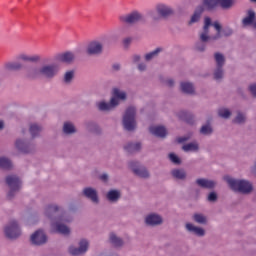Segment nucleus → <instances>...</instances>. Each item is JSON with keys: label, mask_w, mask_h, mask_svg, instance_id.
Returning a JSON list of instances; mask_svg holds the SVG:
<instances>
[{"label": "nucleus", "mask_w": 256, "mask_h": 256, "mask_svg": "<svg viewBox=\"0 0 256 256\" xmlns=\"http://www.w3.org/2000/svg\"><path fill=\"white\" fill-rule=\"evenodd\" d=\"M45 215L51 221L52 233H59L60 235H69L71 233V229L65 223H71L73 218L65 213L63 207L57 204H50L45 209Z\"/></svg>", "instance_id": "nucleus-1"}, {"label": "nucleus", "mask_w": 256, "mask_h": 256, "mask_svg": "<svg viewBox=\"0 0 256 256\" xmlns=\"http://www.w3.org/2000/svg\"><path fill=\"white\" fill-rule=\"evenodd\" d=\"M59 73V67L55 64H45L40 68L37 66H29L25 70V77L27 79H55Z\"/></svg>", "instance_id": "nucleus-2"}, {"label": "nucleus", "mask_w": 256, "mask_h": 256, "mask_svg": "<svg viewBox=\"0 0 256 256\" xmlns=\"http://www.w3.org/2000/svg\"><path fill=\"white\" fill-rule=\"evenodd\" d=\"M21 61H24V63H39V61H41V56L37 54L35 55H27L25 53L19 54L16 57V61L6 62L4 64V69H6V71H22V69H24V75H25V71L29 66L23 65Z\"/></svg>", "instance_id": "nucleus-3"}, {"label": "nucleus", "mask_w": 256, "mask_h": 256, "mask_svg": "<svg viewBox=\"0 0 256 256\" xmlns=\"http://www.w3.org/2000/svg\"><path fill=\"white\" fill-rule=\"evenodd\" d=\"M226 183H228L232 191H238V193H251L253 191V185L246 180H237L229 176L224 177Z\"/></svg>", "instance_id": "nucleus-4"}, {"label": "nucleus", "mask_w": 256, "mask_h": 256, "mask_svg": "<svg viewBox=\"0 0 256 256\" xmlns=\"http://www.w3.org/2000/svg\"><path fill=\"white\" fill-rule=\"evenodd\" d=\"M137 115V109L130 106L126 109L123 116V127L126 131H135L137 129V120L135 119Z\"/></svg>", "instance_id": "nucleus-5"}, {"label": "nucleus", "mask_w": 256, "mask_h": 256, "mask_svg": "<svg viewBox=\"0 0 256 256\" xmlns=\"http://www.w3.org/2000/svg\"><path fill=\"white\" fill-rule=\"evenodd\" d=\"M119 21L124 25H137V23H145V16L143 13L134 10L128 14L119 16Z\"/></svg>", "instance_id": "nucleus-6"}, {"label": "nucleus", "mask_w": 256, "mask_h": 256, "mask_svg": "<svg viewBox=\"0 0 256 256\" xmlns=\"http://www.w3.org/2000/svg\"><path fill=\"white\" fill-rule=\"evenodd\" d=\"M6 185L9 187L7 198L13 199V197H15V195L21 191L22 182L21 179L17 177V175H8L6 177Z\"/></svg>", "instance_id": "nucleus-7"}, {"label": "nucleus", "mask_w": 256, "mask_h": 256, "mask_svg": "<svg viewBox=\"0 0 256 256\" xmlns=\"http://www.w3.org/2000/svg\"><path fill=\"white\" fill-rule=\"evenodd\" d=\"M128 167L132 171L133 175L139 177L140 179H149L151 173L141 162L132 160L128 162Z\"/></svg>", "instance_id": "nucleus-8"}, {"label": "nucleus", "mask_w": 256, "mask_h": 256, "mask_svg": "<svg viewBox=\"0 0 256 256\" xmlns=\"http://www.w3.org/2000/svg\"><path fill=\"white\" fill-rule=\"evenodd\" d=\"M202 5L206 11H214L219 5L222 9H231L233 0H202Z\"/></svg>", "instance_id": "nucleus-9"}, {"label": "nucleus", "mask_w": 256, "mask_h": 256, "mask_svg": "<svg viewBox=\"0 0 256 256\" xmlns=\"http://www.w3.org/2000/svg\"><path fill=\"white\" fill-rule=\"evenodd\" d=\"M104 41L105 39L103 38L90 41L86 47L87 55L90 57H99V55H102Z\"/></svg>", "instance_id": "nucleus-10"}, {"label": "nucleus", "mask_w": 256, "mask_h": 256, "mask_svg": "<svg viewBox=\"0 0 256 256\" xmlns=\"http://www.w3.org/2000/svg\"><path fill=\"white\" fill-rule=\"evenodd\" d=\"M4 233L8 239H17L21 236V228L16 220H11L4 228Z\"/></svg>", "instance_id": "nucleus-11"}, {"label": "nucleus", "mask_w": 256, "mask_h": 256, "mask_svg": "<svg viewBox=\"0 0 256 256\" xmlns=\"http://www.w3.org/2000/svg\"><path fill=\"white\" fill-rule=\"evenodd\" d=\"M82 195L83 197L91 201V203H93L94 205H99L100 200H99V192L97 191V189L93 187H85L82 190Z\"/></svg>", "instance_id": "nucleus-12"}, {"label": "nucleus", "mask_w": 256, "mask_h": 256, "mask_svg": "<svg viewBox=\"0 0 256 256\" xmlns=\"http://www.w3.org/2000/svg\"><path fill=\"white\" fill-rule=\"evenodd\" d=\"M88 249H89V241H87L86 239H82L79 242L78 248L74 246H71L69 248V253L70 255H73V256L84 255V253H87Z\"/></svg>", "instance_id": "nucleus-13"}, {"label": "nucleus", "mask_w": 256, "mask_h": 256, "mask_svg": "<svg viewBox=\"0 0 256 256\" xmlns=\"http://www.w3.org/2000/svg\"><path fill=\"white\" fill-rule=\"evenodd\" d=\"M156 10L158 11L161 19H169V17L175 15V10H173L172 7L167 4H157Z\"/></svg>", "instance_id": "nucleus-14"}, {"label": "nucleus", "mask_w": 256, "mask_h": 256, "mask_svg": "<svg viewBox=\"0 0 256 256\" xmlns=\"http://www.w3.org/2000/svg\"><path fill=\"white\" fill-rule=\"evenodd\" d=\"M119 100H116L115 98H111L110 102L107 103L105 101H100L96 103V107L99 111H113L115 107H118Z\"/></svg>", "instance_id": "nucleus-15"}, {"label": "nucleus", "mask_w": 256, "mask_h": 256, "mask_svg": "<svg viewBox=\"0 0 256 256\" xmlns=\"http://www.w3.org/2000/svg\"><path fill=\"white\" fill-rule=\"evenodd\" d=\"M16 148L21 151V153H33L35 151V145L31 144L25 140L18 139L16 140Z\"/></svg>", "instance_id": "nucleus-16"}, {"label": "nucleus", "mask_w": 256, "mask_h": 256, "mask_svg": "<svg viewBox=\"0 0 256 256\" xmlns=\"http://www.w3.org/2000/svg\"><path fill=\"white\" fill-rule=\"evenodd\" d=\"M31 243L33 245H45L47 243V235L42 230H37L31 235Z\"/></svg>", "instance_id": "nucleus-17"}, {"label": "nucleus", "mask_w": 256, "mask_h": 256, "mask_svg": "<svg viewBox=\"0 0 256 256\" xmlns=\"http://www.w3.org/2000/svg\"><path fill=\"white\" fill-rule=\"evenodd\" d=\"M196 185L201 189H215L217 187V182L215 180H209L207 178H199L196 180Z\"/></svg>", "instance_id": "nucleus-18"}, {"label": "nucleus", "mask_w": 256, "mask_h": 256, "mask_svg": "<svg viewBox=\"0 0 256 256\" xmlns=\"http://www.w3.org/2000/svg\"><path fill=\"white\" fill-rule=\"evenodd\" d=\"M145 223L149 227H157L163 223V218L158 214H149L145 217Z\"/></svg>", "instance_id": "nucleus-19"}, {"label": "nucleus", "mask_w": 256, "mask_h": 256, "mask_svg": "<svg viewBox=\"0 0 256 256\" xmlns=\"http://www.w3.org/2000/svg\"><path fill=\"white\" fill-rule=\"evenodd\" d=\"M57 61H60V63H66V65H71L73 61H75V53L73 52H64L61 54H58L56 56Z\"/></svg>", "instance_id": "nucleus-20"}, {"label": "nucleus", "mask_w": 256, "mask_h": 256, "mask_svg": "<svg viewBox=\"0 0 256 256\" xmlns=\"http://www.w3.org/2000/svg\"><path fill=\"white\" fill-rule=\"evenodd\" d=\"M211 18L206 17L204 20L203 31L199 34L200 41H209V27H211Z\"/></svg>", "instance_id": "nucleus-21"}, {"label": "nucleus", "mask_w": 256, "mask_h": 256, "mask_svg": "<svg viewBox=\"0 0 256 256\" xmlns=\"http://www.w3.org/2000/svg\"><path fill=\"white\" fill-rule=\"evenodd\" d=\"M186 231L188 233H192L193 235H196L197 237H205V229L201 227H197L191 223H186L185 225Z\"/></svg>", "instance_id": "nucleus-22"}, {"label": "nucleus", "mask_w": 256, "mask_h": 256, "mask_svg": "<svg viewBox=\"0 0 256 256\" xmlns=\"http://www.w3.org/2000/svg\"><path fill=\"white\" fill-rule=\"evenodd\" d=\"M106 199L109 203H118L121 199V191L117 189H111L106 193Z\"/></svg>", "instance_id": "nucleus-23"}, {"label": "nucleus", "mask_w": 256, "mask_h": 256, "mask_svg": "<svg viewBox=\"0 0 256 256\" xmlns=\"http://www.w3.org/2000/svg\"><path fill=\"white\" fill-rule=\"evenodd\" d=\"M150 133L155 135V137H160L161 139L167 137V129L163 126H152L150 127Z\"/></svg>", "instance_id": "nucleus-24"}, {"label": "nucleus", "mask_w": 256, "mask_h": 256, "mask_svg": "<svg viewBox=\"0 0 256 256\" xmlns=\"http://www.w3.org/2000/svg\"><path fill=\"white\" fill-rule=\"evenodd\" d=\"M255 11L253 10H248L247 16L242 20V25L244 27H249V25H253L255 22Z\"/></svg>", "instance_id": "nucleus-25"}, {"label": "nucleus", "mask_w": 256, "mask_h": 256, "mask_svg": "<svg viewBox=\"0 0 256 256\" xmlns=\"http://www.w3.org/2000/svg\"><path fill=\"white\" fill-rule=\"evenodd\" d=\"M178 117L182 121L189 123V125H193V123L195 122V118H194L193 114L186 112V111H180L178 113Z\"/></svg>", "instance_id": "nucleus-26"}, {"label": "nucleus", "mask_w": 256, "mask_h": 256, "mask_svg": "<svg viewBox=\"0 0 256 256\" xmlns=\"http://www.w3.org/2000/svg\"><path fill=\"white\" fill-rule=\"evenodd\" d=\"M185 153H197L199 151V143L190 142L182 146Z\"/></svg>", "instance_id": "nucleus-27"}, {"label": "nucleus", "mask_w": 256, "mask_h": 256, "mask_svg": "<svg viewBox=\"0 0 256 256\" xmlns=\"http://www.w3.org/2000/svg\"><path fill=\"white\" fill-rule=\"evenodd\" d=\"M182 93H186V95H193L195 93V86L190 82H181L180 84Z\"/></svg>", "instance_id": "nucleus-28"}, {"label": "nucleus", "mask_w": 256, "mask_h": 256, "mask_svg": "<svg viewBox=\"0 0 256 256\" xmlns=\"http://www.w3.org/2000/svg\"><path fill=\"white\" fill-rule=\"evenodd\" d=\"M171 175L174 179L178 181H185L187 179V172L183 169H173Z\"/></svg>", "instance_id": "nucleus-29"}, {"label": "nucleus", "mask_w": 256, "mask_h": 256, "mask_svg": "<svg viewBox=\"0 0 256 256\" xmlns=\"http://www.w3.org/2000/svg\"><path fill=\"white\" fill-rule=\"evenodd\" d=\"M112 95V99H115L116 101H125V99H127V93L121 91L119 88H113Z\"/></svg>", "instance_id": "nucleus-30"}, {"label": "nucleus", "mask_w": 256, "mask_h": 256, "mask_svg": "<svg viewBox=\"0 0 256 256\" xmlns=\"http://www.w3.org/2000/svg\"><path fill=\"white\" fill-rule=\"evenodd\" d=\"M125 151H127V153H135L137 151H141V143L136 142H129L124 146Z\"/></svg>", "instance_id": "nucleus-31"}, {"label": "nucleus", "mask_w": 256, "mask_h": 256, "mask_svg": "<svg viewBox=\"0 0 256 256\" xmlns=\"http://www.w3.org/2000/svg\"><path fill=\"white\" fill-rule=\"evenodd\" d=\"M29 131L32 139H35V137H39V135H41V131H43V127H41V125L34 123L30 125Z\"/></svg>", "instance_id": "nucleus-32"}, {"label": "nucleus", "mask_w": 256, "mask_h": 256, "mask_svg": "<svg viewBox=\"0 0 256 256\" xmlns=\"http://www.w3.org/2000/svg\"><path fill=\"white\" fill-rule=\"evenodd\" d=\"M203 4L202 6H199L197 8V10L194 12V14L192 15L190 21H189V25H193V23H199V19H201V13H203Z\"/></svg>", "instance_id": "nucleus-33"}, {"label": "nucleus", "mask_w": 256, "mask_h": 256, "mask_svg": "<svg viewBox=\"0 0 256 256\" xmlns=\"http://www.w3.org/2000/svg\"><path fill=\"white\" fill-rule=\"evenodd\" d=\"M63 133L65 135H73L77 133V129L75 128V125L71 122H65L63 125Z\"/></svg>", "instance_id": "nucleus-34"}, {"label": "nucleus", "mask_w": 256, "mask_h": 256, "mask_svg": "<svg viewBox=\"0 0 256 256\" xmlns=\"http://www.w3.org/2000/svg\"><path fill=\"white\" fill-rule=\"evenodd\" d=\"M146 17L152 19L154 22L161 21V16L159 14V11H157V6H155L154 10H148L146 12Z\"/></svg>", "instance_id": "nucleus-35"}, {"label": "nucleus", "mask_w": 256, "mask_h": 256, "mask_svg": "<svg viewBox=\"0 0 256 256\" xmlns=\"http://www.w3.org/2000/svg\"><path fill=\"white\" fill-rule=\"evenodd\" d=\"M193 221H195V223H198V225H207V216H205L204 214L201 213H195L192 216Z\"/></svg>", "instance_id": "nucleus-36"}, {"label": "nucleus", "mask_w": 256, "mask_h": 256, "mask_svg": "<svg viewBox=\"0 0 256 256\" xmlns=\"http://www.w3.org/2000/svg\"><path fill=\"white\" fill-rule=\"evenodd\" d=\"M110 243L114 247H123V239L115 235V233L110 234Z\"/></svg>", "instance_id": "nucleus-37"}, {"label": "nucleus", "mask_w": 256, "mask_h": 256, "mask_svg": "<svg viewBox=\"0 0 256 256\" xmlns=\"http://www.w3.org/2000/svg\"><path fill=\"white\" fill-rule=\"evenodd\" d=\"M200 134L205 136L213 135V126H211L210 123L202 125L200 128Z\"/></svg>", "instance_id": "nucleus-38"}, {"label": "nucleus", "mask_w": 256, "mask_h": 256, "mask_svg": "<svg viewBox=\"0 0 256 256\" xmlns=\"http://www.w3.org/2000/svg\"><path fill=\"white\" fill-rule=\"evenodd\" d=\"M163 51V48H156L154 51L147 53L145 55V61H152V59H155V57H159V53Z\"/></svg>", "instance_id": "nucleus-39"}, {"label": "nucleus", "mask_w": 256, "mask_h": 256, "mask_svg": "<svg viewBox=\"0 0 256 256\" xmlns=\"http://www.w3.org/2000/svg\"><path fill=\"white\" fill-rule=\"evenodd\" d=\"M214 59L216 61V67H223V65H225V56H223V54L216 52Z\"/></svg>", "instance_id": "nucleus-40"}, {"label": "nucleus", "mask_w": 256, "mask_h": 256, "mask_svg": "<svg viewBox=\"0 0 256 256\" xmlns=\"http://www.w3.org/2000/svg\"><path fill=\"white\" fill-rule=\"evenodd\" d=\"M11 167H13V164L11 163V160L9 158H0V169H11Z\"/></svg>", "instance_id": "nucleus-41"}, {"label": "nucleus", "mask_w": 256, "mask_h": 256, "mask_svg": "<svg viewBox=\"0 0 256 256\" xmlns=\"http://www.w3.org/2000/svg\"><path fill=\"white\" fill-rule=\"evenodd\" d=\"M245 121H247V117L241 112H238L237 116L233 119V123H236L237 125H243Z\"/></svg>", "instance_id": "nucleus-42"}, {"label": "nucleus", "mask_w": 256, "mask_h": 256, "mask_svg": "<svg viewBox=\"0 0 256 256\" xmlns=\"http://www.w3.org/2000/svg\"><path fill=\"white\" fill-rule=\"evenodd\" d=\"M207 43H209V41H199L196 42L195 44V50L199 51V53H203L205 52V49H207Z\"/></svg>", "instance_id": "nucleus-43"}, {"label": "nucleus", "mask_w": 256, "mask_h": 256, "mask_svg": "<svg viewBox=\"0 0 256 256\" xmlns=\"http://www.w3.org/2000/svg\"><path fill=\"white\" fill-rule=\"evenodd\" d=\"M75 79V71L70 70L64 74V83H71Z\"/></svg>", "instance_id": "nucleus-44"}, {"label": "nucleus", "mask_w": 256, "mask_h": 256, "mask_svg": "<svg viewBox=\"0 0 256 256\" xmlns=\"http://www.w3.org/2000/svg\"><path fill=\"white\" fill-rule=\"evenodd\" d=\"M218 115L222 118V119H229V117H231V112L229 111V109L227 108H220L218 110Z\"/></svg>", "instance_id": "nucleus-45"}, {"label": "nucleus", "mask_w": 256, "mask_h": 256, "mask_svg": "<svg viewBox=\"0 0 256 256\" xmlns=\"http://www.w3.org/2000/svg\"><path fill=\"white\" fill-rule=\"evenodd\" d=\"M214 79H216V81L223 79V66H216L214 71Z\"/></svg>", "instance_id": "nucleus-46"}, {"label": "nucleus", "mask_w": 256, "mask_h": 256, "mask_svg": "<svg viewBox=\"0 0 256 256\" xmlns=\"http://www.w3.org/2000/svg\"><path fill=\"white\" fill-rule=\"evenodd\" d=\"M88 129L92 132V133H96V135H99V133H101V128L98 127L97 124L90 122L88 124Z\"/></svg>", "instance_id": "nucleus-47"}, {"label": "nucleus", "mask_w": 256, "mask_h": 256, "mask_svg": "<svg viewBox=\"0 0 256 256\" xmlns=\"http://www.w3.org/2000/svg\"><path fill=\"white\" fill-rule=\"evenodd\" d=\"M168 157L171 163H174V165H181V158H179V156H177L175 153H170Z\"/></svg>", "instance_id": "nucleus-48"}, {"label": "nucleus", "mask_w": 256, "mask_h": 256, "mask_svg": "<svg viewBox=\"0 0 256 256\" xmlns=\"http://www.w3.org/2000/svg\"><path fill=\"white\" fill-rule=\"evenodd\" d=\"M221 35H223V37H231V35H233V30L231 27L227 26L224 27L222 29Z\"/></svg>", "instance_id": "nucleus-49"}, {"label": "nucleus", "mask_w": 256, "mask_h": 256, "mask_svg": "<svg viewBox=\"0 0 256 256\" xmlns=\"http://www.w3.org/2000/svg\"><path fill=\"white\" fill-rule=\"evenodd\" d=\"M217 199H219V196H217L216 192H210L207 196V201H209V203H215Z\"/></svg>", "instance_id": "nucleus-50"}, {"label": "nucleus", "mask_w": 256, "mask_h": 256, "mask_svg": "<svg viewBox=\"0 0 256 256\" xmlns=\"http://www.w3.org/2000/svg\"><path fill=\"white\" fill-rule=\"evenodd\" d=\"M222 34L217 32L215 35L209 36V41H218V39H221Z\"/></svg>", "instance_id": "nucleus-51"}, {"label": "nucleus", "mask_w": 256, "mask_h": 256, "mask_svg": "<svg viewBox=\"0 0 256 256\" xmlns=\"http://www.w3.org/2000/svg\"><path fill=\"white\" fill-rule=\"evenodd\" d=\"M249 91L253 97H256V83L249 86Z\"/></svg>", "instance_id": "nucleus-52"}, {"label": "nucleus", "mask_w": 256, "mask_h": 256, "mask_svg": "<svg viewBox=\"0 0 256 256\" xmlns=\"http://www.w3.org/2000/svg\"><path fill=\"white\" fill-rule=\"evenodd\" d=\"M211 25H213V27L217 31V33H220V34L222 33L223 30L221 29V24H219V22H214Z\"/></svg>", "instance_id": "nucleus-53"}, {"label": "nucleus", "mask_w": 256, "mask_h": 256, "mask_svg": "<svg viewBox=\"0 0 256 256\" xmlns=\"http://www.w3.org/2000/svg\"><path fill=\"white\" fill-rule=\"evenodd\" d=\"M132 61L133 63H139V61H141V55L139 54L132 55Z\"/></svg>", "instance_id": "nucleus-54"}, {"label": "nucleus", "mask_w": 256, "mask_h": 256, "mask_svg": "<svg viewBox=\"0 0 256 256\" xmlns=\"http://www.w3.org/2000/svg\"><path fill=\"white\" fill-rule=\"evenodd\" d=\"M100 181H103L104 183H107L109 181V175L107 174H102L99 176Z\"/></svg>", "instance_id": "nucleus-55"}, {"label": "nucleus", "mask_w": 256, "mask_h": 256, "mask_svg": "<svg viewBox=\"0 0 256 256\" xmlns=\"http://www.w3.org/2000/svg\"><path fill=\"white\" fill-rule=\"evenodd\" d=\"M146 69H147V64L146 63L138 64V70L139 71H145Z\"/></svg>", "instance_id": "nucleus-56"}, {"label": "nucleus", "mask_w": 256, "mask_h": 256, "mask_svg": "<svg viewBox=\"0 0 256 256\" xmlns=\"http://www.w3.org/2000/svg\"><path fill=\"white\" fill-rule=\"evenodd\" d=\"M112 69H113V71H121V64H119V63H114V64L112 65Z\"/></svg>", "instance_id": "nucleus-57"}, {"label": "nucleus", "mask_w": 256, "mask_h": 256, "mask_svg": "<svg viewBox=\"0 0 256 256\" xmlns=\"http://www.w3.org/2000/svg\"><path fill=\"white\" fill-rule=\"evenodd\" d=\"M166 85L168 87H173V85H175V81L173 79H168L166 80Z\"/></svg>", "instance_id": "nucleus-58"}, {"label": "nucleus", "mask_w": 256, "mask_h": 256, "mask_svg": "<svg viewBox=\"0 0 256 256\" xmlns=\"http://www.w3.org/2000/svg\"><path fill=\"white\" fill-rule=\"evenodd\" d=\"M185 141H189V138L188 137H179L177 139L178 143H185Z\"/></svg>", "instance_id": "nucleus-59"}, {"label": "nucleus", "mask_w": 256, "mask_h": 256, "mask_svg": "<svg viewBox=\"0 0 256 256\" xmlns=\"http://www.w3.org/2000/svg\"><path fill=\"white\" fill-rule=\"evenodd\" d=\"M132 39L131 38H125L123 43L124 45H129L131 43Z\"/></svg>", "instance_id": "nucleus-60"}, {"label": "nucleus", "mask_w": 256, "mask_h": 256, "mask_svg": "<svg viewBox=\"0 0 256 256\" xmlns=\"http://www.w3.org/2000/svg\"><path fill=\"white\" fill-rule=\"evenodd\" d=\"M5 128V123L0 120V131L3 130Z\"/></svg>", "instance_id": "nucleus-61"}, {"label": "nucleus", "mask_w": 256, "mask_h": 256, "mask_svg": "<svg viewBox=\"0 0 256 256\" xmlns=\"http://www.w3.org/2000/svg\"><path fill=\"white\" fill-rule=\"evenodd\" d=\"M254 29H256V22L252 23Z\"/></svg>", "instance_id": "nucleus-62"}, {"label": "nucleus", "mask_w": 256, "mask_h": 256, "mask_svg": "<svg viewBox=\"0 0 256 256\" xmlns=\"http://www.w3.org/2000/svg\"><path fill=\"white\" fill-rule=\"evenodd\" d=\"M251 1V3H256V0H250Z\"/></svg>", "instance_id": "nucleus-63"}]
</instances>
